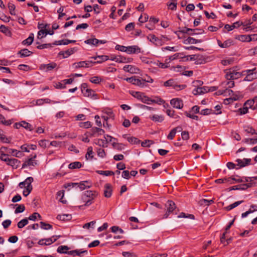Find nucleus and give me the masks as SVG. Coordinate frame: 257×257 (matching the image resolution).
<instances>
[{
  "label": "nucleus",
  "instance_id": "obj_1",
  "mask_svg": "<svg viewBox=\"0 0 257 257\" xmlns=\"http://www.w3.org/2000/svg\"><path fill=\"white\" fill-rule=\"evenodd\" d=\"M75 186H77L81 190H83L86 188H89L92 186V183L88 181H81L80 183H72L67 184V186L68 187H74Z\"/></svg>",
  "mask_w": 257,
  "mask_h": 257
},
{
  "label": "nucleus",
  "instance_id": "obj_2",
  "mask_svg": "<svg viewBox=\"0 0 257 257\" xmlns=\"http://www.w3.org/2000/svg\"><path fill=\"white\" fill-rule=\"evenodd\" d=\"M165 207L167 211L164 215L163 218H167L173 211L176 209V206L175 203L171 201L168 200L165 204Z\"/></svg>",
  "mask_w": 257,
  "mask_h": 257
},
{
  "label": "nucleus",
  "instance_id": "obj_3",
  "mask_svg": "<svg viewBox=\"0 0 257 257\" xmlns=\"http://www.w3.org/2000/svg\"><path fill=\"white\" fill-rule=\"evenodd\" d=\"M106 137L107 138H109V139H106L105 136H104V140L103 139H97L95 140V144L97 145H98L100 147H107V143L108 142H111L113 140H115L116 139L111 136H110L109 135H106Z\"/></svg>",
  "mask_w": 257,
  "mask_h": 257
},
{
  "label": "nucleus",
  "instance_id": "obj_4",
  "mask_svg": "<svg viewBox=\"0 0 257 257\" xmlns=\"http://www.w3.org/2000/svg\"><path fill=\"white\" fill-rule=\"evenodd\" d=\"M37 157L36 154H35L31 158L26 160L22 165V168H25L27 167H34L37 165V162L35 160Z\"/></svg>",
  "mask_w": 257,
  "mask_h": 257
},
{
  "label": "nucleus",
  "instance_id": "obj_5",
  "mask_svg": "<svg viewBox=\"0 0 257 257\" xmlns=\"http://www.w3.org/2000/svg\"><path fill=\"white\" fill-rule=\"evenodd\" d=\"M125 80L126 81L132 83L133 84L141 87H144L145 84V80L143 79H137L134 77L126 78L125 79Z\"/></svg>",
  "mask_w": 257,
  "mask_h": 257
},
{
  "label": "nucleus",
  "instance_id": "obj_6",
  "mask_svg": "<svg viewBox=\"0 0 257 257\" xmlns=\"http://www.w3.org/2000/svg\"><path fill=\"white\" fill-rule=\"evenodd\" d=\"M235 162L237 163V167L236 169H238L250 165L251 159L246 158H244L243 159H237L235 160Z\"/></svg>",
  "mask_w": 257,
  "mask_h": 257
},
{
  "label": "nucleus",
  "instance_id": "obj_7",
  "mask_svg": "<svg viewBox=\"0 0 257 257\" xmlns=\"http://www.w3.org/2000/svg\"><path fill=\"white\" fill-rule=\"evenodd\" d=\"M95 62L92 61H81L78 63H75L73 64L75 68H79L81 67L88 68L92 66V64L95 63Z\"/></svg>",
  "mask_w": 257,
  "mask_h": 257
},
{
  "label": "nucleus",
  "instance_id": "obj_8",
  "mask_svg": "<svg viewBox=\"0 0 257 257\" xmlns=\"http://www.w3.org/2000/svg\"><path fill=\"white\" fill-rule=\"evenodd\" d=\"M57 67V64L52 62L48 64H41L40 66V69L46 72L51 71Z\"/></svg>",
  "mask_w": 257,
  "mask_h": 257
},
{
  "label": "nucleus",
  "instance_id": "obj_9",
  "mask_svg": "<svg viewBox=\"0 0 257 257\" xmlns=\"http://www.w3.org/2000/svg\"><path fill=\"white\" fill-rule=\"evenodd\" d=\"M171 105L177 109H181L183 107V103L182 100L178 98H173L170 101Z\"/></svg>",
  "mask_w": 257,
  "mask_h": 257
},
{
  "label": "nucleus",
  "instance_id": "obj_10",
  "mask_svg": "<svg viewBox=\"0 0 257 257\" xmlns=\"http://www.w3.org/2000/svg\"><path fill=\"white\" fill-rule=\"evenodd\" d=\"M123 70L132 74H138L140 73V69L135 66L131 65H125Z\"/></svg>",
  "mask_w": 257,
  "mask_h": 257
},
{
  "label": "nucleus",
  "instance_id": "obj_11",
  "mask_svg": "<svg viewBox=\"0 0 257 257\" xmlns=\"http://www.w3.org/2000/svg\"><path fill=\"white\" fill-rule=\"evenodd\" d=\"M111 60L118 63H130L132 62L133 58H126L122 56H118L111 58Z\"/></svg>",
  "mask_w": 257,
  "mask_h": 257
},
{
  "label": "nucleus",
  "instance_id": "obj_12",
  "mask_svg": "<svg viewBox=\"0 0 257 257\" xmlns=\"http://www.w3.org/2000/svg\"><path fill=\"white\" fill-rule=\"evenodd\" d=\"M104 196L106 198H110L112 195V189L110 184L106 183L104 186Z\"/></svg>",
  "mask_w": 257,
  "mask_h": 257
},
{
  "label": "nucleus",
  "instance_id": "obj_13",
  "mask_svg": "<svg viewBox=\"0 0 257 257\" xmlns=\"http://www.w3.org/2000/svg\"><path fill=\"white\" fill-rule=\"evenodd\" d=\"M208 92V86H203L201 87H197L192 91L194 95H200L204 94Z\"/></svg>",
  "mask_w": 257,
  "mask_h": 257
},
{
  "label": "nucleus",
  "instance_id": "obj_14",
  "mask_svg": "<svg viewBox=\"0 0 257 257\" xmlns=\"http://www.w3.org/2000/svg\"><path fill=\"white\" fill-rule=\"evenodd\" d=\"M141 52V49L137 46L134 45L126 47V53L127 54L139 53Z\"/></svg>",
  "mask_w": 257,
  "mask_h": 257
},
{
  "label": "nucleus",
  "instance_id": "obj_15",
  "mask_svg": "<svg viewBox=\"0 0 257 257\" xmlns=\"http://www.w3.org/2000/svg\"><path fill=\"white\" fill-rule=\"evenodd\" d=\"M98 195V192L96 191L93 190H87L84 192L83 199H84V197L89 198V199H94Z\"/></svg>",
  "mask_w": 257,
  "mask_h": 257
},
{
  "label": "nucleus",
  "instance_id": "obj_16",
  "mask_svg": "<svg viewBox=\"0 0 257 257\" xmlns=\"http://www.w3.org/2000/svg\"><path fill=\"white\" fill-rule=\"evenodd\" d=\"M7 161V164L15 169H17L20 164V161L16 159L9 158Z\"/></svg>",
  "mask_w": 257,
  "mask_h": 257
},
{
  "label": "nucleus",
  "instance_id": "obj_17",
  "mask_svg": "<svg viewBox=\"0 0 257 257\" xmlns=\"http://www.w3.org/2000/svg\"><path fill=\"white\" fill-rule=\"evenodd\" d=\"M241 25H244L243 23L242 22L237 21L234 23L232 25L226 24L224 26V28L227 30L228 31H230L232 30L234 28H238L239 26Z\"/></svg>",
  "mask_w": 257,
  "mask_h": 257
},
{
  "label": "nucleus",
  "instance_id": "obj_18",
  "mask_svg": "<svg viewBox=\"0 0 257 257\" xmlns=\"http://www.w3.org/2000/svg\"><path fill=\"white\" fill-rule=\"evenodd\" d=\"M76 51V49L75 48H72L65 51L60 52L59 55H63L64 58H67L70 56L71 54H73Z\"/></svg>",
  "mask_w": 257,
  "mask_h": 257
},
{
  "label": "nucleus",
  "instance_id": "obj_19",
  "mask_svg": "<svg viewBox=\"0 0 257 257\" xmlns=\"http://www.w3.org/2000/svg\"><path fill=\"white\" fill-rule=\"evenodd\" d=\"M179 58H181L183 61H188V57H183V53H176L172 56H170L169 59L170 60H174Z\"/></svg>",
  "mask_w": 257,
  "mask_h": 257
},
{
  "label": "nucleus",
  "instance_id": "obj_20",
  "mask_svg": "<svg viewBox=\"0 0 257 257\" xmlns=\"http://www.w3.org/2000/svg\"><path fill=\"white\" fill-rule=\"evenodd\" d=\"M33 181V178L31 177H28L24 181L26 185V189L28 190V192H31L32 190V183Z\"/></svg>",
  "mask_w": 257,
  "mask_h": 257
},
{
  "label": "nucleus",
  "instance_id": "obj_21",
  "mask_svg": "<svg viewBox=\"0 0 257 257\" xmlns=\"http://www.w3.org/2000/svg\"><path fill=\"white\" fill-rule=\"evenodd\" d=\"M7 150L8 148L7 147H2L1 151H0V159H1V160L6 162V163L8 161L7 160L9 159V157L8 154H6L4 153V151H6Z\"/></svg>",
  "mask_w": 257,
  "mask_h": 257
},
{
  "label": "nucleus",
  "instance_id": "obj_22",
  "mask_svg": "<svg viewBox=\"0 0 257 257\" xmlns=\"http://www.w3.org/2000/svg\"><path fill=\"white\" fill-rule=\"evenodd\" d=\"M150 41L157 46L162 45V41L154 35L150 36Z\"/></svg>",
  "mask_w": 257,
  "mask_h": 257
},
{
  "label": "nucleus",
  "instance_id": "obj_23",
  "mask_svg": "<svg viewBox=\"0 0 257 257\" xmlns=\"http://www.w3.org/2000/svg\"><path fill=\"white\" fill-rule=\"evenodd\" d=\"M236 39L242 42H250L255 40L254 38H251L250 36L246 35H239Z\"/></svg>",
  "mask_w": 257,
  "mask_h": 257
},
{
  "label": "nucleus",
  "instance_id": "obj_24",
  "mask_svg": "<svg viewBox=\"0 0 257 257\" xmlns=\"http://www.w3.org/2000/svg\"><path fill=\"white\" fill-rule=\"evenodd\" d=\"M202 41L201 40L195 39L192 37H188L187 39H185L183 43L185 44H196L198 43H201Z\"/></svg>",
  "mask_w": 257,
  "mask_h": 257
},
{
  "label": "nucleus",
  "instance_id": "obj_25",
  "mask_svg": "<svg viewBox=\"0 0 257 257\" xmlns=\"http://www.w3.org/2000/svg\"><path fill=\"white\" fill-rule=\"evenodd\" d=\"M150 119L155 122H161L164 119V116L162 115L154 114L150 117Z\"/></svg>",
  "mask_w": 257,
  "mask_h": 257
},
{
  "label": "nucleus",
  "instance_id": "obj_26",
  "mask_svg": "<svg viewBox=\"0 0 257 257\" xmlns=\"http://www.w3.org/2000/svg\"><path fill=\"white\" fill-rule=\"evenodd\" d=\"M139 98L138 99L140 100L142 102L148 104H151V103L150 102L151 98L148 96L145 95L144 93H142L141 94V95L139 96Z\"/></svg>",
  "mask_w": 257,
  "mask_h": 257
},
{
  "label": "nucleus",
  "instance_id": "obj_27",
  "mask_svg": "<svg viewBox=\"0 0 257 257\" xmlns=\"http://www.w3.org/2000/svg\"><path fill=\"white\" fill-rule=\"evenodd\" d=\"M214 202L213 199L207 200L205 199H202L199 201V204L201 206H209Z\"/></svg>",
  "mask_w": 257,
  "mask_h": 257
},
{
  "label": "nucleus",
  "instance_id": "obj_28",
  "mask_svg": "<svg viewBox=\"0 0 257 257\" xmlns=\"http://www.w3.org/2000/svg\"><path fill=\"white\" fill-rule=\"evenodd\" d=\"M32 52L30 51H29L27 49H24L18 52V54L20 55L21 57H25L30 56Z\"/></svg>",
  "mask_w": 257,
  "mask_h": 257
},
{
  "label": "nucleus",
  "instance_id": "obj_29",
  "mask_svg": "<svg viewBox=\"0 0 257 257\" xmlns=\"http://www.w3.org/2000/svg\"><path fill=\"white\" fill-rule=\"evenodd\" d=\"M91 132L94 133L96 136H99L104 134V131L100 128L93 127L91 128Z\"/></svg>",
  "mask_w": 257,
  "mask_h": 257
},
{
  "label": "nucleus",
  "instance_id": "obj_30",
  "mask_svg": "<svg viewBox=\"0 0 257 257\" xmlns=\"http://www.w3.org/2000/svg\"><path fill=\"white\" fill-rule=\"evenodd\" d=\"M98 40L96 38H90L84 41L86 44L97 46L98 45Z\"/></svg>",
  "mask_w": 257,
  "mask_h": 257
},
{
  "label": "nucleus",
  "instance_id": "obj_31",
  "mask_svg": "<svg viewBox=\"0 0 257 257\" xmlns=\"http://www.w3.org/2000/svg\"><path fill=\"white\" fill-rule=\"evenodd\" d=\"M82 166V165L81 162H74L70 163L68 167L69 169H74L80 168Z\"/></svg>",
  "mask_w": 257,
  "mask_h": 257
},
{
  "label": "nucleus",
  "instance_id": "obj_32",
  "mask_svg": "<svg viewBox=\"0 0 257 257\" xmlns=\"http://www.w3.org/2000/svg\"><path fill=\"white\" fill-rule=\"evenodd\" d=\"M33 40L34 34L32 33L27 39L23 41L22 44L24 45H30L33 43Z\"/></svg>",
  "mask_w": 257,
  "mask_h": 257
},
{
  "label": "nucleus",
  "instance_id": "obj_33",
  "mask_svg": "<svg viewBox=\"0 0 257 257\" xmlns=\"http://www.w3.org/2000/svg\"><path fill=\"white\" fill-rule=\"evenodd\" d=\"M150 102L151 103H155L158 104H162L164 103H165L164 100L162 99L161 97L159 96H156L154 99H151V100H150Z\"/></svg>",
  "mask_w": 257,
  "mask_h": 257
},
{
  "label": "nucleus",
  "instance_id": "obj_34",
  "mask_svg": "<svg viewBox=\"0 0 257 257\" xmlns=\"http://www.w3.org/2000/svg\"><path fill=\"white\" fill-rule=\"evenodd\" d=\"M94 60H96L97 58L99 59V60H97L96 63H101L102 62L106 61L108 59V57L106 55H101V56H97L96 57H93L92 58Z\"/></svg>",
  "mask_w": 257,
  "mask_h": 257
},
{
  "label": "nucleus",
  "instance_id": "obj_35",
  "mask_svg": "<svg viewBox=\"0 0 257 257\" xmlns=\"http://www.w3.org/2000/svg\"><path fill=\"white\" fill-rule=\"evenodd\" d=\"M69 248L66 245H60L57 248V252L60 253H67Z\"/></svg>",
  "mask_w": 257,
  "mask_h": 257
},
{
  "label": "nucleus",
  "instance_id": "obj_36",
  "mask_svg": "<svg viewBox=\"0 0 257 257\" xmlns=\"http://www.w3.org/2000/svg\"><path fill=\"white\" fill-rule=\"evenodd\" d=\"M242 202H243V200L235 202L234 203H232V204L227 206V207H226L225 209L227 211H229V210L232 209L233 208L237 207V206H238L239 205L241 204Z\"/></svg>",
  "mask_w": 257,
  "mask_h": 257
},
{
  "label": "nucleus",
  "instance_id": "obj_37",
  "mask_svg": "<svg viewBox=\"0 0 257 257\" xmlns=\"http://www.w3.org/2000/svg\"><path fill=\"white\" fill-rule=\"evenodd\" d=\"M196 30H196V29H190V28H184L180 30L175 32V34H178V33H184V34L186 33V34H189V33H190V32H195Z\"/></svg>",
  "mask_w": 257,
  "mask_h": 257
},
{
  "label": "nucleus",
  "instance_id": "obj_38",
  "mask_svg": "<svg viewBox=\"0 0 257 257\" xmlns=\"http://www.w3.org/2000/svg\"><path fill=\"white\" fill-rule=\"evenodd\" d=\"M8 150V153L11 154V155H13V156H15L16 157H20V155H22V153L20 151H18L17 150L13 149H9Z\"/></svg>",
  "mask_w": 257,
  "mask_h": 257
},
{
  "label": "nucleus",
  "instance_id": "obj_39",
  "mask_svg": "<svg viewBox=\"0 0 257 257\" xmlns=\"http://www.w3.org/2000/svg\"><path fill=\"white\" fill-rule=\"evenodd\" d=\"M29 223L28 219L27 218H25L20 220L17 224L18 227L19 228H22L25 226L27 225Z\"/></svg>",
  "mask_w": 257,
  "mask_h": 257
},
{
  "label": "nucleus",
  "instance_id": "obj_40",
  "mask_svg": "<svg viewBox=\"0 0 257 257\" xmlns=\"http://www.w3.org/2000/svg\"><path fill=\"white\" fill-rule=\"evenodd\" d=\"M57 197H60L59 201L62 202L63 204H66L67 203V201L66 200H63V197L64 196V191L61 190L58 191L57 193Z\"/></svg>",
  "mask_w": 257,
  "mask_h": 257
},
{
  "label": "nucleus",
  "instance_id": "obj_41",
  "mask_svg": "<svg viewBox=\"0 0 257 257\" xmlns=\"http://www.w3.org/2000/svg\"><path fill=\"white\" fill-rule=\"evenodd\" d=\"M85 96L93 97L96 95L95 92L91 89L88 88L83 93Z\"/></svg>",
  "mask_w": 257,
  "mask_h": 257
},
{
  "label": "nucleus",
  "instance_id": "obj_42",
  "mask_svg": "<svg viewBox=\"0 0 257 257\" xmlns=\"http://www.w3.org/2000/svg\"><path fill=\"white\" fill-rule=\"evenodd\" d=\"M21 124V126L24 127L26 130H28L30 131L33 130V127L32 125L25 121H22Z\"/></svg>",
  "mask_w": 257,
  "mask_h": 257
},
{
  "label": "nucleus",
  "instance_id": "obj_43",
  "mask_svg": "<svg viewBox=\"0 0 257 257\" xmlns=\"http://www.w3.org/2000/svg\"><path fill=\"white\" fill-rule=\"evenodd\" d=\"M57 218L60 220H70L71 218V215L69 214H62V215H58L57 216Z\"/></svg>",
  "mask_w": 257,
  "mask_h": 257
},
{
  "label": "nucleus",
  "instance_id": "obj_44",
  "mask_svg": "<svg viewBox=\"0 0 257 257\" xmlns=\"http://www.w3.org/2000/svg\"><path fill=\"white\" fill-rule=\"evenodd\" d=\"M256 78L257 74L256 73L247 74L245 77L244 78V81H250Z\"/></svg>",
  "mask_w": 257,
  "mask_h": 257
},
{
  "label": "nucleus",
  "instance_id": "obj_45",
  "mask_svg": "<svg viewBox=\"0 0 257 257\" xmlns=\"http://www.w3.org/2000/svg\"><path fill=\"white\" fill-rule=\"evenodd\" d=\"M243 128L244 131L247 133H249L251 134V135H257V133L256 132L255 130L251 127H250L249 126H244Z\"/></svg>",
  "mask_w": 257,
  "mask_h": 257
},
{
  "label": "nucleus",
  "instance_id": "obj_46",
  "mask_svg": "<svg viewBox=\"0 0 257 257\" xmlns=\"http://www.w3.org/2000/svg\"><path fill=\"white\" fill-rule=\"evenodd\" d=\"M40 224L41 228L43 229L48 230L52 228V226L51 224L43 221L40 222Z\"/></svg>",
  "mask_w": 257,
  "mask_h": 257
},
{
  "label": "nucleus",
  "instance_id": "obj_47",
  "mask_svg": "<svg viewBox=\"0 0 257 257\" xmlns=\"http://www.w3.org/2000/svg\"><path fill=\"white\" fill-rule=\"evenodd\" d=\"M0 31L2 33L5 34L7 36H9L11 34V32L9 30L8 28L4 25H1L0 26Z\"/></svg>",
  "mask_w": 257,
  "mask_h": 257
},
{
  "label": "nucleus",
  "instance_id": "obj_48",
  "mask_svg": "<svg viewBox=\"0 0 257 257\" xmlns=\"http://www.w3.org/2000/svg\"><path fill=\"white\" fill-rule=\"evenodd\" d=\"M8 8L10 11V13L12 15H15L16 13L15 12L16 7L14 4L12 3H9L8 4Z\"/></svg>",
  "mask_w": 257,
  "mask_h": 257
},
{
  "label": "nucleus",
  "instance_id": "obj_49",
  "mask_svg": "<svg viewBox=\"0 0 257 257\" xmlns=\"http://www.w3.org/2000/svg\"><path fill=\"white\" fill-rule=\"evenodd\" d=\"M16 206L18 205V207L15 209V213L17 214V213H21V212H23V211H24V210L25 209V207L23 204H21V205L16 204Z\"/></svg>",
  "mask_w": 257,
  "mask_h": 257
},
{
  "label": "nucleus",
  "instance_id": "obj_50",
  "mask_svg": "<svg viewBox=\"0 0 257 257\" xmlns=\"http://www.w3.org/2000/svg\"><path fill=\"white\" fill-rule=\"evenodd\" d=\"M97 173L106 176L114 175V172L110 171H97Z\"/></svg>",
  "mask_w": 257,
  "mask_h": 257
},
{
  "label": "nucleus",
  "instance_id": "obj_51",
  "mask_svg": "<svg viewBox=\"0 0 257 257\" xmlns=\"http://www.w3.org/2000/svg\"><path fill=\"white\" fill-rule=\"evenodd\" d=\"M93 154L92 148L91 147H89L87 149V152L85 155V158L87 160H88L89 158L92 159L93 158V156L92 155Z\"/></svg>",
  "mask_w": 257,
  "mask_h": 257
},
{
  "label": "nucleus",
  "instance_id": "obj_52",
  "mask_svg": "<svg viewBox=\"0 0 257 257\" xmlns=\"http://www.w3.org/2000/svg\"><path fill=\"white\" fill-rule=\"evenodd\" d=\"M79 125L81 127L88 128L91 126V122L89 121L86 122H80Z\"/></svg>",
  "mask_w": 257,
  "mask_h": 257
},
{
  "label": "nucleus",
  "instance_id": "obj_53",
  "mask_svg": "<svg viewBox=\"0 0 257 257\" xmlns=\"http://www.w3.org/2000/svg\"><path fill=\"white\" fill-rule=\"evenodd\" d=\"M53 43H48V44H41L38 45L37 48L39 49H43L45 48H52L53 46Z\"/></svg>",
  "mask_w": 257,
  "mask_h": 257
},
{
  "label": "nucleus",
  "instance_id": "obj_54",
  "mask_svg": "<svg viewBox=\"0 0 257 257\" xmlns=\"http://www.w3.org/2000/svg\"><path fill=\"white\" fill-rule=\"evenodd\" d=\"M47 34V30H40L38 33V38L41 39Z\"/></svg>",
  "mask_w": 257,
  "mask_h": 257
},
{
  "label": "nucleus",
  "instance_id": "obj_55",
  "mask_svg": "<svg viewBox=\"0 0 257 257\" xmlns=\"http://www.w3.org/2000/svg\"><path fill=\"white\" fill-rule=\"evenodd\" d=\"M37 217H38L39 218H41V215L38 213L35 212L30 216H29V217L27 218L28 219V220L35 221Z\"/></svg>",
  "mask_w": 257,
  "mask_h": 257
},
{
  "label": "nucleus",
  "instance_id": "obj_56",
  "mask_svg": "<svg viewBox=\"0 0 257 257\" xmlns=\"http://www.w3.org/2000/svg\"><path fill=\"white\" fill-rule=\"evenodd\" d=\"M111 231L113 233H116L117 231H119L120 233H123L124 231L118 226H113L111 227Z\"/></svg>",
  "mask_w": 257,
  "mask_h": 257
},
{
  "label": "nucleus",
  "instance_id": "obj_57",
  "mask_svg": "<svg viewBox=\"0 0 257 257\" xmlns=\"http://www.w3.org/2000/svg\"><path fill=\"white\" fill-rule=\"evenodd\" d=\"M54 236H53L52 237L48 238H44L45 241L46 242L47 245H49L54 242H55L57 240V238H54Z\"/></svg>",
  "mask_w": 257,
  "mask_h": 257
},
{
  "label": "nucleus",
  "instance_id": "obj_58",
  "mask_svg": "<svg viewBox=\"0 0 257 257\" xmlns=\"http://www.w3.org/2000/svg\"><path fill=\"white\" fill-rule=\"evenodd\" d=\"M101 80V78L98 76H94L90 79V81L94 84H98Z\"/></svg>",
  "mask_w": 257,
  "mask_h": 257
},
{
  "label": "nucleus",
  "instance_id": "obj_59",
  "mask_svg": "<svg viewBox=\"0 0 257 257\" xmlns=\"http://www.w3.org/2000/svg\"><path fill=\"white\" fill-rule=\"evenodd\" d=\"M175 81L173 79H169L164 83V86L166 87L172 86L173 87Z\"/></svg>",
  "mask_w": 257,
  "mask_h": 257
},
{
  "label": "nucleus",
  "instance_id": "obj_60",
  "mask_svg": "<svg viewBox=\"0 0 257 257\" xmlns=\"http://www.w3.org/2000/svg\"><path fill=\"white\" fill-rule=\"evenodd\" d=\"M232 44V41L231 40H227L224 41L222 45L221 46V48H228Z\"/></svg>",
  "mask_w": 257,
  "mask_h": 257
},
{
  "label": "nucleus",
  "instance_id": "obj_61",
  "mask_svg": "<svg viewBox=\"0 0 257 257\" xmlns=\"http://www.w3.org/2000/svg\"><path fill=\"white\" fill-rule=\"evenodd\" d=\"M239 190H245L248 188L251 187L252 186L251 183H247V184H243L238 186Z\"/></svg>",
  "mask_w": 257,
  "mask_h": 257
},
{
  "label": "nucleus",
  "instance_id": "obj_62",
  "mask_svg": "<svg viewBox=\"0 0 257 257\" xmlns=\"http://www.w3.org/2000/svg\"><path fill=\"white\" fill-rule=\"evenodd\" d=\"M186 87V85H179L175 82L173 88L176 90H180L184 89Z\"/></svg>",
  "mask_w": 257,
  "mask_h": 257
},
{
  "label": "nucleus",
  "instance_id": "obj_63",
  "mask_svg": "<svg viewBox=\"0 0 257 257\" xmlns=\"http://www.w3.org/2000/svg\"><path fill=\"white\" fill-rule=\"evenodd\" d=\"M153 142L151 140H146L142 143V146L144 147H149Z\"/></svg>",
  "mask_w": 257,
  "mask_h": 257
},
{
  "label": "nucleus",
  "instance_id": "obj_64",
  "mask_svg": "<svg viewBox=\"0 0 257 257\" xmlns=\"http://www.w3.org/2000/svg\"><path fill=\"white\" fill-rule=\"evenodd\" d=\"M122 255L124 257H136V255L134 253L127 251L122 252Z\"/></svg>",
  "mask_w": 257,
  "mask_h": 257
}]
</instances>
